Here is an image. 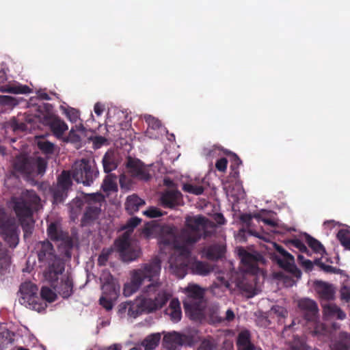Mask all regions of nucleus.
I'll return each instance as SVG.
<instances>
[{"label": "nucleus", "instance_id": "nucleus-57", "mask_svg": "<svg viewBox=\"0 0 350 350\" xmlns=\"http://www.w3.org/2000/svg\"><path fill=\"white\" fill-rule=\"evenodd\" d=\"M90 140L92 142L94 148L96 149L100 148L107 142V139L105 137L98 135L91 137Z\"/></svg>", "mask_w": 350, "mask_h": 350}, {"label": "nucleus", "instance_id": "nucleus-36", "mask_svg": "<svg viewBox=\"0 0 350 350\" xmlns=\"http://www.w3.org/2000/svg\"><path fill=\"white\" fill-rule=\"evenodd\" d=\"M116 178V176L109 173L103 180L101 186L103 191L104 192L116 191L118 190Z\"/></svg>", "mask_w": 350, "mask_h": 350}, {"label": "nucleus", "instance_id": "nucleus-49", "mask_svg": "<svg viewBox=\"0 0 350 350\" xmlns=\"http://www.w3.org/2000/svg\"><path fill=\"white\" fill-rule=\"evenodd\" d=\"M252 343L251 342V334L248 330L241 331L237 336V346H245V345H248Z\"/></svg>", "mask_w": 350, "mask_h": 350}, {"label": "nucleus", "instance_id": "nucleus-30", "mask_svg": "<svg viewBox=\"0 0 350 350\" xmlns=\"http://www.w3.org/2000/svg\"><path fill=\"white\" fill-rule=\"evenodd\" d=\"M145 204L144 200L141 199L136 195L129 196L125 203V208L129 214L133 215L139 211L141 206Z\"/></svg>", "mask_w": 350, "mask_h": 350}, {"label": "nucleus", "instance_id": "nucleus-1", "mask_svg": "<svg viewBox=\"0 0 350 350\" xmlns=\"http://www.w3.org/2000/svg\"><path fill=\"white\" fill-rule=\"evenodd\" d=\"M171 295L161 288L159 282L148 284L143 295L129 301V317L136 318L142 313H150L161 308Z\"/></svg>", "mask_w": 350, "mask_h": 350}, {"label": "nucleus", "instance_id": "nucleus-10", "mask_svg": "<svg viewBox=\"0 0 350 350\" xmlns=\"http://www.w3.org/2000/svg\"><path fill=\"white\" fill-rule=\"evenodd\" d=\"M0 234L10 247H15L19 241V230L16 219L0 208Z\"/></svg>", "mask_w": 350, "mask_h": 350}, {"label": "nucleus", "instance_id": "nucleus-35", "mask_svg": "<svg viewBox=\"0 0 350 350\" xmlns=\"http://www.w3.org/2000/svg\"><path fill=\"white\" fill-rule=\"evenodd\" d=\"M160 202L165 208H173L175 206V189L165 191L161 194Z\"/></svg>", "mask_w": 350, "mask_h": 350}, {"label": "nucleus", "instance_id": "nucleus-34", "mask_svg": "<svg viewBox=\"0 0 350 350\" xmlns=\"http://www.w3.org/2000/svg\"><path fill=\"white\" fill-rule=\"evenodd\" d=\"M161 335L160 333H154L148 335L142 342L145 350H154L159 345Z\"/></svg>", "mask_w": 350, "mask_h": 350}, {"label": "nucleus", "instance_id": "nucleus-14", "mask_svg": "<svg viewBox=\"0 0 350 350\" xmlns=\"http://www.w3.org/2000/svg\"><path fill=\"white\" fill-rule=\"evenodd\" d=\"M274 247L275 251L281 256V257L278 256L274 257L278 265L285 271L292 273L295 277L300 278L301 273L295 264L293 256L277 243H274Z\"/></svg>", "mask_w": 350, "mask_h": 350}, {"label": "nucleus", "instance_id": "nucleus-63", "mask_svg": "<svg viewBox=\"0 0 350 350\" xmlns=\"http://www.w3.org/2000/svg\"><path fill=\"white\" fill-rule=\"evenodd\" d=\"M271 310L278 317L282 318H285L288 314L287 310L282 306H274L272 307Z\"/></svg>", "mask_w": 350, "mask_h": 350}, {"label": "nucleus", "instance_id": "nucleus-19", "mask_svg": "<svg viewBox=\"0 0 350 350\" xmlns=\"http://www.w3.org/2000/svg\"><path fill=\"white\" fill-rule=\"evenodd\" d=\"M184 243V245H180L176 240V276L179 271L178 265L183 266V268L187 267L191 258V250L189 246L193 244H187L185 241Z\"/></svg>", "mask_w": 350, "mask_h": 350}, {"label": "nucleus", "instance_id": "nucleus-9", "mask_svg": "<svg viewBox=\"0 0 350 350\" xmlns=\"http://www.w3.org/2000/svg\"><path fill=\"white\" fill-rule=\"evenodd\" d=\"M98 175L99 171L96 165L86 159L75 162L72 168V178L85 186H90Z\"/></svg>", "mask_w": 350, "mask_h": 350}, {"label": "nucleus", "instance_id": "nucleus-56", "mask_svg": "<svg viewBox=\"0 0 350 350\" xmlns=\"http://www.w3.org/2000/svg\"><path fill=\"white\" fill-rule=\"evenodd\" d=\"M111 254V250L103 249L98 256V263L99 265H105L108 260V258Z\"/></svg>", "mask_w": 350, "mask_h": 350}, {"label": "nucleus", "instance_id": "nucleus-18", "mask_svg": "<svg viewBox=\"0 0 350 350\" xmlns=\"http://www.w3.org/2000/svg\"><path fill=\"white\" fill-rule=\"evenodd\" d=\"M49 282L54 290L63 298L67 299L72 295L73 282L68 275L63 276L59 282H57V280Z\"/></svg>", "mask_w": 350, "mask_h": 350}, {"label": "nucleus", "instance_id": "nucleus-27", "mask_svg": "<svg viewBox=\"0 0 350 350\" xmlns=\"http://www.w3.org/2000/svg\"><path fill=\"white\" fill-rule=\"evenodd\" d=\"M202 252L207 259L217 260L223 257L226 252V248L223 245L214 244L204 247Z\"/></svg>", "mask_w": 350, "mask_h": 350}, {"label": "nucleus", "instance_id": "nucleus-8", "mask_svg": "<svg viewBox=\"0 0 350 350\" xmlns=\"http://www.w3.org/2000/svg\"><path fill=\"white\" fill-rule=\"evenodd\" d=\"M46 233L52 241L61 243L59 250H62L66 258H70L74 246L73 239L67 230H64L61 223L55 221L49 224Z\"/></svg>", "mask_w": 350, "mask_h": 350}, {"label": "nucleus", "instance_id": "nucleus-2", "mask_svg": "<svg viewBox=\"0 0 350 350\" xmlns=\"http://www.w3.org/2000/svg\"><path fill=\"white\" fill-rule=\"evenodd\" d=\"M40 198L33 190L23 191L19 196L11 198L10 203L21 225L26 238L32 234L33 213L40 206Z\"/></svg>", "mask_w": 350, "mask_h": 350}, {"label": "nucleus", "instance_id": "nucleus-23", "mask_svg": "<svg viewBox=\"0 0 350 350\" xmlns=\"http://www.w3.org/2000/svg\"><path fill=\"white\" fill-rule=\"evenodd\" d=\"M314 288L321 299L325 301L334 299L335 288L332 284L323 281H317L314 283Z\"/></svg>", "mask_w": 350, "mask_h": 350}, {"label": "nucleus", "instance_id": "nucleus-11", "mask_svg": "<svg viewBox=\"0 0 350 350\" xmlns=\"http://www.w3.org/2000/svg\"><path fill=\"white\" fill-rule=\"evenodd\" d=\"M72 181L69 171L64 170L57 178L55 186L51 188L53 203H62L68 197V193L71 189Z\"/></svg>", "mask_w": 350, "mask_h": 350}, {"label": "nucleus", "instance_id": "nucleus-50", "mask_svg": "<svg viewBox=\"0 0 350 350\" xmlns=\"http://www.w3.org/2000/svg\"><path fill=\"white\" fill-rule=\"evenodd\" d=\"M286 244L298 249L301 253L310 254V251L305 244L298 239H290L286 241Z\"/></svg>", "mask_w": 350, "mask_h": 350}, {"label": "nucleus", "instance_id": "nucleus-37", "mask_svg": "<svg viewBox=\"0 0 350 350\" xmlns=\"http://www.w3.org/2000/svg\"><path fill=\"white\" fill-rule=\"evenodd\" d=\"M33 174L42 175L46 169L47 162L42 157H32Z\"/></svg>", "mask_w": 350, "mask_h": 350}, {"label": "nucleus", "instance_id": "nucleus-21", "mask_svg": "<svg viewBox=\"0 0 350 350\" xmlns=\"http://www.w3.org/2000/svg\"><path fill=\"white\" fill-rule=\"evenodd\" d=\"M306 327L308 334L319 339H322L328 334V329L319 320V318L306 322Z\"/></svg>", "mask_w": 350, "mask_h": 350}, {"label": "nucleus", "instance_id": "nucleus-47", "mask_svg": "<svg viewBox=\"0 0 350 350\" xmlns=\"http://www.w3.org/2000/svg\"><path fill=\"white\" fill-rule=\"evenodd\" d=\"M40 297L42 301H46L51 303L56 299L57 295L55 293H54L50 288L47 286H43L41 288Z\"/></svg>", "mask_w": 350, "mask_h": 350}, {"label": "nucleus", "instance_id": "nucleus-61", "mask_svg": "<svg viewBox=\"0 0 350 350\" xmlns=\"http://www.w3.org/2000/svg\"><path fill=\"white\" fill-rule=\"evenodd\" d=\"M317 264H318L321 269L326 273H338L340 271L339 269L331 265H325L321 262H318Z\"/></svg>", "mask_w": 350, "mask_h": 350}, {"label": "nucleus", "instance_id": "nucleus-32", "mask_svg": "<svg viewBox=\"0 0 350 350\" xmlns=\"http://www.w3.org/2000/svg\"><path fill=\"white\" fill-rule=\"evenodd\" d=\"M88 195L85 197V199H81L80 198H74L72 202L69 204L70 211L71 214V217L74 219L77 217L78 215L81 213V211L85 203L88 204V201H86L88 199Z\"/></svg>", "mask_w": 350, "mask_h": 350}, {"label": "nucleus", "instance_id": "nucleus-54", "mask_svg": "<svg viewBox=\"0 0 350 350\" xmlns=\"http://www.w3.org/2000/svg\"><path fill=\"white\" fill-rule=\"evenodd\" d=\"M10 126L14 131H25L28 129L27 125L23 122L19 121L18 119L14 118L10 121Z\"/></svg>", "mask_w": 350, "mask_h": 350}, {"label": "nucleus", "instance_id": "nucleus-24", "mask_svg": "<svg viewBox=\"0 0 350 350\" xmlns=\"http://www.w3.org/2000/svg\"><path fill=\"white\" fill-rule=\"evenodd\" d=\"M198 340V333L195 330L189 331L187 333L176 332V345L191 347Z\"/></svg>", "mask_w": 350, "mask_h": 350}, {"label": "nucleus", "instance_id": "nucleus-42", "mask_svg": "<svg viewBox=\"0 0 350 350\" xmlns=\"http://www.w3.org/2000/svg\"><path fill=\"white\" fill-rule=\"evenodd\" d=\"M37 146L38 148L44 154H51L54 152V144L44 138H42L38 141Z\"/></svg>", "mask_w": 350, "mask_h": 350}, {"label": "nucleus", "instance_id": "nucleus-13", "mask_svg": "<svg viewBox=\"0 0 350 350\" xmlns=\"http://www.w3.org/2000/svg\"><path fill=\"white\" fill-rule=\"evenodd\" d=\"M114 248L124 262L133 261L139 256L138 251L133 249L130 243V234L128 232L115 241Z\"/></svg>", "mask_w": 350, "mask_h": 350}, {"label": "nucleus", "instance_id": "nucleus-31", "mask_svg": "<svg viewBox=\"0 0 350 350\" xmlns=\"http://www.w3.org/2000/svg\"><path fill=\"white\" fill-rule=\"evenodd\" d=\"M323 312L327 317H336L338 319H345L346 314L336 305L327 304L323 305Z\"/></svg>", "mask_w": 350, "mask_h": 350}, {"label": "nucleus", "instance_id": "nucleus-41", "mask_svg": "<svg viewBox=\"0 0 350 350\" xmlns=\"http://www.w3.org/2000/svg\"><path fill=\"white\" fill-rule=\"evenodd\" d=\"M288 350H310V348L304 338L295 336L290 345Z\"/></svg>", "mask_w": 350, "mask_h": 350}, {"label": "nucleus", "instance_id": "nucleus-43", "mask_svg": "<svg viewBox=\"0 0 350 350\" xmlns=\"http://www.w3.org/2000/svg\"><path fill=\"white\" fill-rule=\"evenodd\" d=\"M183 189L189 193L200 196L204 191V187L201 185H196L192 183H187L183 185Z\"/></svg>", "mask_w": 350, "mask_h": 350}, {"label": "nucleus", "instance_id": "nucleus-58", "mask_svg": "<svg viewBox=\"0 0 350 350\" xmlns=\"http://www.w3.org/2000/svg\"><path fill=\"white\" fill-rule=\"evenodd\" d=\"M114 299H109L108 297L101 296L99 302L100 304L105 308L107 310H110L113 308V301H114Z\"/></svg>", "mask_w": 350, "mask_h": 350}, {"label": "nucleus", "instance_id": "nucleus-46", "mask_svg": "<svg viewBox=\"0 0 350 350\" xmlns=\"http://www.w3.org/2000/svg\"><path fill=\"white\" fill-rule=\"evenodd\" d=\"M163 346L167 350H175V331L170 333L163 332Z\"/></svg>", "mask_w": 350, "mask_h": 350}, {"label": "nucleus", "instance_id": "nucleus-3", "mask_svg": "<svg viewBox=\"0 0 350 350\" xmlns=\"http://www.w3.org/2000/svg\"><path fill=\"white\" fill-rule=\"evenodd\" d=\"M38 261L47 265L45 278L51 282L57 280L65 270V263L55 253L53 245L49 241H38L35 245Z\"/></svg>", "mask_w": 350, "mask_h": 350}, {"label": "nucleus", "instance_id": "nucleus-44", "mask_svg": "<svg viewBox=\"0 0 350 350\" xmlns=\"http://www.w3.org/2000/svg\"><path fill=\"white\" fill-rule=\"evenodd\" d=\"M217 347V342L212 336H207L200 340L197 350H213Z\"/></svg>", "mask_w": 350, "mask_h": 350}, {"label": "nucleus", "instance_id": "nucleus-15", "mask_svg": "<svg viewBox=\"0 0 350 350\" xmlns=\"http://www.w3.org/2000/svg\"><path fill=\"white\" fill-rule=\"evenodd\" d=\"M126 167L133 178L144 181H148L152 178L149 166L145 165L139 159L129 157Z\"/></svg>", "mask_w": 350, "mask_h": 350}, {"label": "nucleus", "instance_id": "nucleus-59", "mask_svg": "<svg viewBox=\"0 0 350 350\" xmlns=\"http://www.w3.org/2000/svg\"><path fill=\"white\" fill-rule=\"evenodd\" d=\"M66 116L72 122H77L79 119V111L74 109L70 108L66 111Z\"/></svg>", "mask_w": 350, "mask_h": 350}, {"label": "nucleus", "instance_id": "nucleus-29", "mask_svg": "<svg viewBox=\"0 0 350 350\" xmlns=\"http://www.w3.org/2000/svg\"><path fill=\"white\" fill-rule=\"evenodd\" d=\"M193 273L205 276L213 271V267L208 263L203 261H195L190 265Z\"/></svg>", "mask_w": 350, "mask_h": 350}, {"label": "nucleus", "instance_id": "nucleus-39", "mask_svg": "<svg viewBox=\"0 0 350 350\" xmlns=\"http://www.w3.org/2000/svg\"><path fill=\"white\" fill-rule=\"evenodd\" d=\"M334 350H350V335L341 333L338 340L334 345Z\"/></svg>", "mask_w": 350, "mask_h": 350}, {"label": "nucleus", "instance_id": "nucleus-12", "mask_svg": "<svg viewBox=\"0 0 350 350\" xmlns=\"http://www.w3.org/2000/svg\"><path fill=\"white\" fill-rule=\"evenodd\" d=\"M239 256L244 267L245 271L256 275L260 271L259 265H264L265 260L258 252H247L243 247L239 249Z\"/></svg>", "mask_w": 350, "mask_h": 350}, {"label": "nucleus", "instance_id": "nucleus-64", "mask_svg": "<svg viewBox=\"0 0 350 350\" xmlns=\"http://www.w3.org/2000/svg\"><path fill=\"white\" fill-rule=\"evenodd\" d=\"M228 161L226 158L223 157L218 159L215 163V167L219 172H225L227 168Z\"/></svg>", "mask_w": 350, "mask_h": 350}, {"label": "nucleus", "instance_id": "nucleus-55", "mask_svg": "<svg viewBox=\"0 0 350 350\" xmlns=\"http://www.w3.org/2000/svg\"><path fill=\"white\" fill-rule=\"evenodd\" d=\"M164 213V212H162L159 208L155 206H150L144 212V214L150 218L159 217L163 215Z\"/></svg>", "mask_w": 350, "mask_h": 350}, {"label": "nucleus", "instance_id": "nucleus-40", "mask_svg": "<svg viewBox=\"0 0 350 350\" xmlns=\"http://www.w3.org/2000/svg\"><path fill=\"white\" fill-rule=\"evenodd\" d=\"M337 238L340 244L350 250V229H341L337 233Z\"/></svg>", "mask_w": 350, "mask_h": 350}, {"label": "nucleus", "instance_id": "nucleus-16", "mask_svg": "<svg viewBox=\"0 0 350 350\" xmlns=\"http://www.w3.org/2000/svg\"><path fill=\"white\" fill-rule=\"evenodd\" d=\"M99 198L100 196L94 193L88 195V199H86L88 204L81 220L82 226L89 225L98 217L100 213V207L98 204Z\"/></svg>", "mask_w": 350, "mask_h": 350}, {"label": "nucleus", "instance_id": "nucleus-53", "mask_svg": "<svg viewBox=\"0 0 350 350\" xmlns=\"http://www.w3.org/2000/svg\"><path fill=\"white\" fill-rule=\"evenodd\" d=\"M18 100L11 96L0 95V105L3 106L14 107L18 105Z\"/></svg>", "mask_w": 350, "mask_h": 350}, {"label": "nucleus", "instance_id": "nucleus-60", "mask_svg": "<svg viewBox=\"0 0 350 350\" xmlns=\"http://www.w3.org/2000/svg\"><path fill=\"white\" fill-rule=\"evenodd\" d=\"M340 299L345 302L350 301V287L343 286L340 291Z\"/></svg>", "mask_w": 350, "mask_h": 350}, {"label": "nucleus", "instance_id": "nucleus-38", "mask_svg": "<svg viewBox=\"0 0 350 350\" xmlns=\"http://www.w3.org/2000/svg\"><path fill=\"white\" fill-rule=\"evenodd\" d=\"M306 241L308 246L315 252L323 255L326 253L324 246L317 239L306 234Z\"/></svg>", "mask_w": 350, "mask_h": 350}, {"label": "nucleus", "instance_id": "nucleus-5", "mask_svg": "<svg viewBox=\"0 0 350 350\" xmlns=\"http://www.w3.org/2000/svg\"><path fill=\"white\" fill-rule=\"evenodd\" d=\"M186 298L183 306L186 316L194 321H200L204 318L206 303L204 291L197 284H191L185 288Z\"/></svg>", "mask_w": 350, "mask_h": 350}, {"label": "nucleus", "instance_id": "nucleus-22", "mask_svg": "<svg viewBox=\"0 0 350 350\" xmlns=\"http://www.w3.org/2000/svg\"><path fill=\"white\" fill-rule=\"evenodd\" d=\"M306 327L308 334L319 339H322L328 334V329L319 320V318L306 322Z\"/></svg>", "mask_w": 350, "mask_h": 350}, {"label": "nucleus", "instance_id": "nucleus-45", "mask_svg": "<svg viewBox=\"0 0 350 350\" xmlns=\"http://www.w3.org/2000/svg\"><path fill=\"white\" fill-rule=\"evenodd\" d=\"M237 286L247 298H252L256 295L252 284L241 281L238 283Z\"/></svg>", "mask_w": 350, "mask_h": 350}, {"label": "nucleus", "instance_id": "nucleus-20", "mask_svg": "<svg viewBox=\"0 0 350 350\" xmlns=\"http://www.w3.org/2000/svg\"><path fill=\"white\" fill-rule=\"evenodd\" d=\"M46 124L49 125L53 135L61 138L64 132L68 129L66 123L58 116H48L46 118Z\"/></svg>", "mask_w": 350, "mask_h": 350}, {"label": "nucleus", "instance_id": "nucleus-17", "mask_svg": "<svg viewBox=\"0 0 350 350\" xmlns=\"http://www.w3.org/2000/svg\"><path fill=\"white\" fill-rule=\"evenodd\" d=\"M298 307L302 312L306 322L319 318V308L317 303L308 298L301 299Z\"/></svg>", "mask_w": 350, "mask_h": 350}, {"label": "nucleus", "instance_id": "nucleus-26", "mask_svg": "<svg viewBox=\"0 0 350 350\" xmlns=\"http://www.w3.org/2000/svg\"><path fill=\"white\" fill-rule=\"evenodd\" d=\"M102 164L103 170L107 174L110 173L118 167V163L116 154L113 150H109L105 152L102 159Z\"/></svg>", "mask_w": 350, "mask_h": 350}, {"label": "nucleus", "instance_id": "nucleus-62", "mask_svg": "<svg viewBox=\"0 0 350 350\" xmlns=\"http://www.w3.org/2000/svg\"><path fill=\"white\" fill-rule=\"evenodd\" d=\"M230 168H239L242 165V161L235 153H230Z\"/></svg>", "mask_w": 350, "mask_h": 350}, {"label": "nucleus", "instance_id": "nucleus-52", "mask_svg": "<svg viewBox=\"0 0 350 350\" xmlns=\"http://www.w3.org/2000/svg\"><path fill=\"white\" fill-rule=\"evenodd\" d=\"M142 221V219L137 217H133L130 218L126 224L122 228V230H126L129 234L132 232L135 227H137Z\"/></svg>", "mask_w": 350, "mask_h": 350}, {"label": "nucleus", "instance_id": "nucleus-28", "mask_svg": "<svg viewBox=\"0 0 350 350\" xmlns=\"http://www.w3.org/2000/svg\"><path fill=\"white\" fill-rule=\"evenodd\" d=\"M167 234L160 237L159 243L161 249L167 247L170 250L171 256L175 253V229L174 228H167ZM172 258V257L171 258ZM172 259H170L171 260Z\"/></svg>", "mask_w": 350, "mask_h": 350}, {"label": "nucleus", "instance_id": "nucleus-25", "mask_svg": "<svg viewBox=\"0 0 350 350\" xmlns=\"http://www.w3.org/2000/svg\"><path fill=\"white\" fill-rule=\"evenodd\" d=\"M32 157H17L14 168L16 171L26 175H33Z\"/></svg>", "mask_w": 350, "mask_h": 350}, {"label": "nucleus", "instance_id": "nucleus-51", "mask_svg": "<svg viewBox=\"0 0 350 350\" xmlns=\"http://www.w3.org/2000/svg\"><path fill=\"white\" fill-rule=\"evenodd\" d=\"M146 122L147 123L148 128V131L149 129H159L161 127V124L160 120H159L157 118L153 117L151 115H146L144 116Z\"/></svg>", "mask_w": 350, "mask_h": 350}, {"label": "nucleus", "instance_id": "nucleus-7", "mask_svg": "<svg viewBox=\"0 0 350 350\" xmlns=\"http://www.w3.org/2000/svg\"><path fill=\"white\" fill-rule=\"evenodd\" d=\"M19 291V302L26 308L40 312L47 307L46 301H42L38 296V288L33 283H22Z\"/></svg>", "mask_w": 350, "mask_h": 350}, {"label": "nucleus", "instance_id": "nucleus-4", "mask_svg": "<svg viewBox=\"0 0 350 350\" xmlns=\"http://www.w3.org/2000/svg\"><path fill=\"white\" fill-rule=\"evenodd\" d=\"M161 269V261L159 257H154L150 262L144 263L139 269L131 273V280L124 288V294L129 296L136 292L145 280L150 282L159 276Z\"/></svg>", "mask_w": 350, "mask_h": 350}, {"label": "nucleus", "instance_id": "nucleus-6", "mask_svg": "<svg viewBox=\"0 0 350 350\" xmlns=\"http://www.w3.org/2000/svg\"><path fill=\"white\" fill-rule=\"evenodd\" d=\"M186 226L187 229L183 232V240L187 244H194L202 237H211L212 232L208 228H213L215 225L208 218L199 215L187 217Z\"/></svg>", "mask_w": 350, "mask_h": 350}, {"label": "nucleus", "instance_id": "nucleus-48", "mask_svg": "<svg viewBox=\"0 0 350 350\" xmlns=\"http://www.w3.org/2000/svg\"><path fill=\"white\" fill-rule=\"evenodd\" d=\"M11 94H27L31 93V88L27 85H22L18 82L12 83Z\"/></svg>", "mask_w": 350, "mask_h": 350}, {"label": "nucleus", "instance_id": "nucleus-33", "mask_svg": "<svg viewBox=\"0 0 350 350\" xmlns=\"http://www.w3.org/2000/svg\"><path fill=\"white\" fill-rule=\"evenodd\" d=\"M102 296L116 299L118 296L119 287L113 281L105 282L102 286Z\"/></svg>", "mask_w": 350, "mask_h": 350}]
</instances>
